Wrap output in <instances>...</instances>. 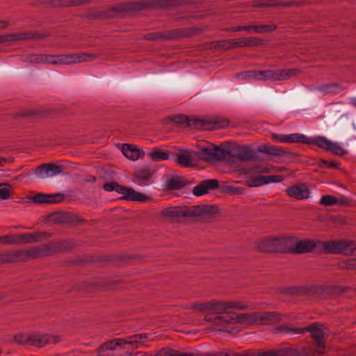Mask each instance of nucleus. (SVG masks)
Here are the masks:
<instances>
[{"mask_svg":"<svg viewBox=\"0 0 356 356\" xmlns=\"http://www.w3.org/2000/svg\"><path fill=\"white\" fill-rule=\"evenodd\" d=\"M62 247L60 242L51 243L29 249L18 250L0 254V263L28 261L40 257L50 256L58 252Z\"/></svg>","mask_w":356,"mask_h":356,"instance_id":"obj_1","label":"nucleus"},{"mask_svg":"<svg viewBox=\"0 0 356 356\" xmlns=\"http://www.w3.org/2000/svg\"><path fill=\"white\" fill-rule=\"evenodd\" d=\"M216 205L199 204L193 206L168 207L161 210V215L165 218L175 217H211L218 213Z\"/></svg>","mask_w":356,"mask_h":356,"instance_id":"obj_2","label":"nucleus"},{"mask_svg":"<svg viewBox=\"0 0 356 356\" xmlns=\"http://www.w3.org/2000/svg\"><path fill=\"white\" fill-rule=\"evenodd\" d=\"M190 308L202 312H213L216 314L227 313L228 310H247L253 309L254 307L243 301H220L213 299L205 302H195L190 305Z\"/></svg>","mask_w":356,"mask_h":356,"instance_id":"obj_3","label":"nucleus"},{"mask_svg":"<svg viewBox=\"0 0 356 356\" xmlns=\"http://www.w3.org/2000/svg\"><path fill=\"white\" fill-rule=\"evenodd\" d=\"M228 310L227 313L217 314L213 315L212 314H207L204 319L212 323V328L218 332H227L232 334L235 331L231 328V326L236 323H242L241 314L232 313Z\"/></svg>","mask_w":356,"mask_h":356,"instance_id":"obj_4","label":"nucleus"},{"mask_svg":"<svg viewBox=\"0 0 356 356\" xmlns=\"http://www.w3.org/2000/svg\"><path fill=\"white\" fill-rule=\"evenodd\" d=\"M292 236H286L277 238H266L259 241L257 248L261 252L292 253L293 246Z\"/></svg>","mask_w":356,"mask_h":356,"instance_id":"obj_5","label":"nucleus"},{"mask_svg":"<svg viewBox=\"0 0 356 356\" xmlns=\"http://www.w3.org/2000/svg\"><path fill=\"white\" fill-rule=\"evenodd\" d=\"M98 57L96 54L79 53L63 55L43 54L42 64L72 65L91 61Z\"/></svg>","mask_w":356,"mask_h":356,"instance_id":"obj_6","label":"nucleus"},{"mask_svg":"<svg viewBox=\"0 0 356 356\" xmlns=\"http://www.w3.org/2000/svg\"><path fill=\"white\" fill-rule=\"evenodd\" d=\"M103 188L108 192L115 191L121 194L122 196L120 199L122 200L139 202H146L150 200L147 195L136 192L132 188L121 186L114 181L104 184Z\"/></svg>","mask_w":356,"mask_h":356,"instance_id":"obj_7","label":"nucleus"},{"mask_svg":"<svg viewBox=\"0 0 356 356\" xmlns=\"http://www.w3.org/2000/svg\"><path fill=\"white\" fill-rule=\"evenodd\" d=\"M280 314L277 312H254L241 314L242 323L251 325H270L281 320Z\"/></svg>","mask_w":356,"mask_h":356,"instance_id":"obj_8","label":"nucleus"},{"mask_svg":"<svg viewBox=\"0 0 356 356\" xmlns=\"http://www.w3.org/2000/svg\"><path fill=\"white\" fill-rule=\"evenodd\" d=\"M300 74V70L296 68L267 70L257 71V80L260 81H285Z\"/></svg>","mask_w":356,"mask_h":356,"instance_id":"obj_9","label":"nucleus"},{"mask_svg":"<svg viewBox=\"0 0 356 356\" xmlns=\"http://www.w3.org/2000/svg\"><path fill=\"white\" fill-rule=\"evenodd\" d=\"M325 325L319 323H312L309 326L302 328L305 332H309L312 339L315 342V345L318 349L314 350L312 353V356H322L325 348V333L324 332Z\"/></svg>","mask_w":356,"mask_h":356,"instance_id":"obj_10","label":"nucleus"},{"mask_svg":"<svg viewBox=\"0 0 356 356\" xmlns=\"http://www.w3.org/2000/svg\"><path fill=\"white\" fill-rule=\"evenodd\" d=\"M228 154L226 156V161L234 163L236 159L243 161H251L256 157L255 152L249 145H238L232 149H227Z\"/></svg>","mask_w":356,"mask_h":356,"instance_id":"obj_11","label":"nucleus"},{"mask_svg":"<svg viewBox=\"0 0 356 356\" xmlns=\"http://www.w3.org/2000/svg\"><path fill=\"white\" fill-rule=\"evenodd\" d=\"M228 154L227 149L221 148L213 144L200 148L199 156L205 161H226V156Z\"/></svg>","mask_w":356,"mask_h":356,"instance_id":"obj_12","label":"nucleus"},{"mask_svg":"<svg viewBox=\"0 0 356 356\" xmlns=\"http://www.w3.org/2000/svg\"><path fill=\"white\" fill-rule=\"evenodd\" d=\"M170 121L175 124L190 127L197 129H209V122L198 119L190 118L187 115L178 114L169 118Z\"/></svg>","mask_w":356,"mask_h":356,"instance_id":"obj_13","label":"nucleus"},{"mask_svg":"<svg viewBox=\"0 0 356 356\" xmlns=\"http://www.w3.org/2000/svg\"><path fill=\"white\" fill-rule=\"evenodd\" d=\"M47 36H49L47 33H40L37 31H23L0 35V41L1 43L12 41H27Z\"/></svg>","mask_w":356,"mask_h":356,"instance_id":"obj_14","label":"nucleus"},{"mask_svg":"<svg viewBox=\"0 0 356 356\" xmlns=\"http://www.w3.org/2000/svg\"><path fill=\"white\" fill-rule=\"evenodd\" d=\"M346 240L318 241V250L326 254H346Z\"/></svg>","mask_w":356,"mask_h":356,"instance_id":"obj_15","label":"nucleus"},{"mask_svg":"<svg viewBox=\"0 0 356 356\" xmlns=\"http://www.w3.org/2000/svg\"><path fill=\"white\" fill-rule=\"evenodd\" d=\"M293 241L292 253L293 254H305L311 252L316 248L318 250V240H298L293 236Z\"/></svg>","mask_w":356,"mask_h":356,"instance_id":"obj_16","label":"nucleus"},{"mask_svg":"<svg viewBox=\"0 0 356 356\" xmlns=\"http://www.w3.org/2000/svg\"><path fill=\"white\" fill-rule=\"evenodd\" d=\"M60 341V339L58 336H51L40 333H32L31 334L30 345L41 348L50 343L55 344Z\"/></svg>","mask_w":356,"mask_h":356,"instance_id":"obj_17","label":"nucleus"},{"mask_svg":"<svg viewBox=\"0 0 356 356\" xmlns=\"http://www.w3.org/2000/svg\"><path fill=\"white\" fill-rule=\"evenodd\" d=\"M284 191L290 197L296 200L308 199L310 196V190L305 183L293 185L285 189Z\"/></svg>","mask_w":356,"mask_h":356,"instance_id":"obj_18","label":"nucleus"},{"mask_svg":"<svg viewBox=\"0 0 356 356\" xmlns=\"http://www.w3.org/2000/svg\"><path fill=\"white\" fill-rule=\"evenodd\" d=\"M65 198V195L61 193L55 194L37 193L30 197L35 204H58Z\"/></svg>","mask_w":356,"mask_h":356,"instance_id":"obj_19","label":"nucleus"},{"mask_svg":"<svg viewBox=\"0 0 356 356\" xmlns=\"http://www.w3.org/2000/svg\"><path fill=\"white\" fill-rule=\"evenodd\" d=\"M63 166L54 163H43L38 166L35 170V175L40 178L45 177H53L62 173Z\"/></svg>","mask_w":356,"mask_h":356,"instance_id":"obj_20","label":"nucleus"},{"mask_svg":"<svg viewBox=\"0 0 356 356\" xmlns=\"http://www.w3.org/2000/svg\"><path fill=\"white\" fill-rule=\"evenodd\" d=\"M273 140L284 143H309V138L305 135L300 134H273L272 135Z\"/></svg>","mask_w":356,"mask_h":356,"instance_id":"obj_21","label":"nucleus"},{"mask_svg":"<svg viewBox=\"0 0 356 356\" xmlns=\"http://www.w3.org/2000/svg\"><path fill=\"white\" fill-rule=\"evenodd\" d=\"M219 188V182L217 179H207L200 182L193 189V193L196 196H201L208 193L209 190Z\"/></svg>","mask_w":356,"mask_h":356,"instance_id":"obj_22","label":"nucleus"},{"mask_svg":"<svg viewBox=\"0 0 356 356\" xmlns=\"http://www.w3.org/2000/svg\"><path fill=\"white\" fill-rule=\"evenodd\" d=\"M285 353L284 350H274V351H266V352H245L243 354H237L232 351L220 352L218 354V356H284Z\"/></svg>","mask_w":356,"mask_h":356,"instance_id":"obj_23","label":"nucleus"},{"mask_svg":"<svg viewBox=\"0 0 356 356\" xmlns=\"http://www.w3.org/2000/svg\"><path fill=\"white\" fill-rule=\"evenodd\" d=\"M50 234L47 232H37V233H24L17 234L18 244L21 243H32L39 241L41 238H48Z\"/></svg>","mask_w":356,"mask_h":356,"instance_id":"obj_24","label":"nucleus"},{"mask_svg":"<svg viewBox=\"0 0 356 356\" xmlns=\"http://www.w3.org/2000/svg\"><path fill=\"white\" fill-rule=\"evenodd\" d=\"M179 37L177 30L168 31L165 32L149 33L145 35L148 40H171Z\"/></svg>","mask_w":356,"mask_h":356,"instance_id":"obj_25","label":"nucleus"},{"mask_svg":"<svg viewBox=\"0 0 356 356\" xmlns=\"http://www.w3.org/2000/svg\"><path fill=\"white\" fill-rule=\"evenodd\" d=\"M261 42L259 38L254 37L232 39L233 49L254 47L260 44Z\"/></svg>","mask_w":356,"mask_h":356,"instance_id":"obj_26","label":"nucleus"},{"mask_svg":"<svg viewBox=\"0 0 356 356\" xmlns=\"http://www.w3.org/2000/svg\"><path fill=\"white\" fill-rule=\"evenodd\" d=\"M277 29L275 24L248 25L242 26V31L254 33H266L275 31Z\"/></svg>","mask_w":356,"mask_h":356,"instance_id":"obj_27","label":"nucleus"},{"mask_svg":"<svg viewBox=\"0 0 356 356\" xmlns=\"http://www.w3.org/2000/svg\"><path fill=\"white\" fill-rule=\"evenodd\" d=\"M257 151L259 152H262L278 157L284 156L287 154V152L282 149L281 147L273 145H261L259 147Z\"/></svg>","mask_w":356,"mask_h":356,"instance_id":"obj_28","label":"nucleus"},{"mask_svg":"<svg viewBox=\"0 0 356 356\" xmlns=\"http://www.w3.org/2000/svg\"><path fill=\"white\" fill-rule=\"evenodd\" d=\"M175 162L185 168H189L194 165L193 157L190 152L187 150H184L178 154L175 159Z\"/></svg>","mask_w":356,"mask_h":356,"instance_id":"obj_29","label":"nucleus"},{"mask_svg":"<svg viewBox=\"0 0 356 356\" xmlns=\"http://www.w3.org/2000/svg\"><path fill=\"white\" fill-rule=\"evenodd\" d=\"M123 154L128 159L135 161L140 157V150L136 146L124 144L122 146Z\"/></svg>","mask_w":356,"mask_h":356,"instance_id":"obj_30","label":"nucleus"},{"mask_svg":"<svg viewBox=\"0 0 356 356\" xmlns=\"http://www.w3.org/2000/svg\"><path fill=\"white\" fill-rule=\"evenodd\" d=\"M331 140L327 139L323 136H318L314 138H309V143H302V144H314L318 147L328 151L330 148V145L331 144Z\"/></svg>","mask_w":356,"mask_h":356,"instance_id":"obj_31","label":"nucleus"},{"mask_svg":"<svg viewBox=\"0 0 356 356\" xmlns=\"http://www.w3.org/2000/svg\"><path fill=\"white\" fill-rule=\"evenodd\" d=\"M301 3L294 1H279L277 0H263L261 1V7H277V6H299Z\"/></svg>","mask_w":356,"mask_h":356,"instance_id":"obj_32","label":"nucleus"},{"mask_svg":"<svg viewBox=\"0 0 356 356\" xmlns=\"http://www.w3.org/2000/svg\"><path fill=\"white\" fill-rule=\"evenodd\" d=\"M275 330L276 333L287 334H301L305 333V330H302V328L285 325L277 327Z\"/></svg>","mask_w":356,"mask_h":356,"instance_id":"obj_33","label":"nucleus"},{"mask_svg":"<svg viewBox=\"0 0 356 356\" xmlns=\"http://www.w3.org/2000/svg\"><path fill=\"white\" fill-rule=\"evenodd\" d=\"M317 89L323 94H334L338 91H341L343 88L337 83H332L319 86Z\"/></svg>","mask_w":356,"mask_h":356,"instance_id":"obj_34","label":"nucleus"},{"mask_svg":"<svg viewBox=\"0 0 356 356\" xmlns=\"http://www.w3.org/2000/svg\"><path fill=\"white\" fill-rule=\"evenodd\" d=\"M88 1V0H52L51 3L54 6L67 7L83 5Z\"/></svg>","mask_w":356,"mask_h":356,"instance_id":"obj_35","label":"nucleus"},{"mask_svg":"<svg viewBox=\"0 0 356 356\" xmlns=\"http://www.w3.org/2000/svg\"><path fill=\"white\" fill-rule=\"evenodd\" d=\"M151 177L152 173L150 172L149 170L147 168L140 170L135 174L136 181L140 185L145 184L147 181L149 180Z\"/></svg>","mask_w":356,"mask_h":356,"instance_id":"obj_36","label":"nucleus"},{"mask_svg":"<svg viewBox=\"0 0 356 356\" xmlns=\"http://www.w3.org/2000/svg\"><path fill=\"white\" fill-rule=\"evenodd\" d=\"M169 152L162 150H152L147 154V156L154 161H161L169 159Z\"/></svg>","mask_w":356,"mask_h":356,"instance_id":"obj_37","label":"nucleus"},{"mask_svg":"<svg viewBox=\"0 0 356 356\" xmlns=\"http://www.w3.org/2000/svg\"><path fill=\"white\" fill-rule=\"evenodd\" d=\"M116 346L113 339L103 343L97 350V356L103 355V352L112 351L115 350Z\"/></svg>","mask_w":356,"mask_h":356,"instance_id":"obj_38","label":"nucleus"},{"mask_svg":"<svg viewBox=\"0 0 356 356\" xmlns=\"http://www.w3.org/2000/svg\"><path fill=\"white\" fill-rule=\"evenodd\" d=\"M184 186V184L177 178H171L165 183V188L168 191L179 190Z\"/></svg>","mask_w":356,"mask_h":356,"instance_id":"obj_39","label":"nucleus"},{"mask_svg":"<svg viewBox=\"0 0 356 356\" xmlns=\"http://www.w3.org/2000/svg\"><path fill=\"white\" fill-rule=\"evenodd\" d=\"M213 44V47L217 49L229 50L233 49L232 39L216 41Z\"/></svg>","mask_w":356,"mask_h":356,"instance_id":"obj_40","label":"nucleus"},{"mask_svg":"<svg viewBox=\"0 0 356 356\" xmlns=\"http://www.w3.org/2000/svg\"><path fill=\"white\" fill-rule=\"evenodd\" d=\"M12 193V186L7 183L0 184V200H8Z\"/></svg>","mask_w":356,"mask_h":356,"instance_id":"obj_41","label":"nucleus"},{"mask_svg":"<svg viewBox=\"0 0 356 356\" xmlns=\"http://www.w3.org/2000/svg\"><path fill=\"white\" fill-rule=\"evenodd\" d=\"M0 243L3 245H18L17 234L0 236Z\"/></svg>","mask_w":356,"mask_h":356,"instance_id":"obj_42","label":"nucleus"},{"mask_svg":"<svg viewBox=\"0 0 356 356\" xmlns=\"http://www.w3.org/2000/svg\"><path fill=\"white\" fill-rule=\"evenodd\" d=\"M254 170L258 173H270L273 171H282V168L275 167L272 165H257Z\"/></svg>","mask_w":356,"mask_h":356,"instance_id":"obj_43","label":"nucleus"},{"mask_svg":"<svg viewBox=\"0 0 356 356\" xmlns=\"http://www.w3.org/2000/svg\"><path fill=\"white\" fill-rule=\"evenodd\" d=\"M337 203V198L333 195H326L322 196L319 201V204L323 206L330 207Z\"/></svg>","mask_w":356,"mask_h":356,"instance_id":"obj_44","label":"nucleus"},{"mask_svg":"<svg viewBox=\"0 0 356 356\" xmlns=\"http://www.w3.org/2000/svg\"><path fill=\"white\" fill-rule=\"evenodd\" d=\"M31 334H18L14 337V341L20 345H30Z\"/></svg>","mask_w":356,"mask_h":356,"instance_id":"obj_45","label":"nucleus"},{"mask_svg":"<svg viewBox=\"0 0 356 356\" xmlns=\"http://www.w3.org/2000/svg\"><path fill=\"white\" fill-rule=\"evenodd\" d=\"M328 151L332 152L337 156H343L347 153V151L340 146L339 143L333 142H331Z\"/></svg>","mask_w":356,"mask_h":356,"instance_id":"obj_46","label":"nucleus"},{"mask_svg":"<svg viewBox=\"0 0 356 356\" xmlns=\"http://www.w3.org/2000/svg\"><path fill=\"white\" fill-rule=\"evenodd\" d=\"M25 61L31 64H42L43 54H29L26 56Z\"/></svg>","mask_w":356,"mask_h":356,"instance_id":"obj_47","label":"nucleus"},{"mask_svg":"<svg viewBox=\"0 0 356 356\" xmlns=\"http://www.w3.org/2000/svg\"><path fill=\"white\" fill-rule=\"evenodd\" d=\"M63 222H70L72 224H78L81 221L80 218L74 214L66 213L61 216Z\"/></svg>","mask_w":356,"mask_h":356,"instance_id":"obj_48","label":"nucleus"},{"mask_svg":"<svg viewBox=\"0 0 356 356\" xmlns=\"http://www.w3.org/2000/svg\"><path fill=\"white\" fill-rule=\"evenodd\" d=\"M265 185L263 175H257L250 179L248 186L250 187H257Z\"/></svg>","mask_w":356,"mask_h":356,"instance_id":"obj_49","label":"nucleus"},{"mask_svg":"<svg viewBox=\"0 0 356 356\" xmlns=\"http://www.w3.org/2000/svg\"><path fill=\"white\" fill-rule=\"evenodd\" d=\"M229 120L227 118L216 119L213 121L212 128H225L229 125Z\"/></svg>","mask_w":356,"mask_h":356,"instance_id":"obj_50","label":"nucleus"},{"mask_svg":"<svg viewBox=\"0 0 356 356\" xmlns=\"http://www.w3.org/2000/svg\"><path fill=\"white\" fill-rule=\"evenodd\" d=\"M346 255H356V241H346Z\"/></svg>","mask_w":356,"mask_h":356,"instance_id":"obj_51","label":"nucleus"},{"mask_svg":"<svg viewBox=\"0 0 356 356\" xmlns=\"http://www.w3.org/2000/svg\"><path fill=\"white\" fill-rule=\"evenodd\" d=\"M264 179L265 181V184H268L270 183L281 182L284 180V177L282 175H270L264 176Z\"/></svg>","mask_w":356,"mask_h":356,"instance_id":"obj_52","label":"nucleus"},{"mask_svg":"<svg viewBox=\"0 0 356 356\" xmlns=\"http://www.w3.org/2000/svg\"><path fill=\"white\" fill-rule=\"evenodd\" d=\"M320 165L321 167H325L327 168H339V164L335 163L334 161H327L325 159H321Z\"/></svg>","mask_w":356,"mask_h":356,"instance_id":"obj_53","label":"nucleus"},{"mask_svg":"<svg viewBox=\"0 0 356 356\" xmlns=\"http://www.w3.org/2000/svg\"><path fill=\"white\" fill-rule=\"evenodd\" d=\"M257 70L248 71L242 73L241 76L244 79H252L257 80Z\"/></svg>","mask_w":356,"mask_h":356,"instance_id":"obj_54","label":"nucleus"},{"mask_svg":"<svg viewBox=\"0 0 356 356\" xmlns=\"http://www.w3.org/2000/svg\"><path fill=\"white\" fill-rule=\"evenodd\" d=\"M344 267L348 269H356V259H350L345 261Z\"/></svg>","mask_w":356,"mask_h":356,"instance_id":"obj_55","label":"nucleus"},{"mask_svg":"<svg viewBox=\"0 0 356 356\" xmlns=\"http://www.w3.org/2000/svg\"><path fill=\"white\" fill-rule=\"evenodd\" d=\"M139 343V341L136 339L135 334L127 337V344L134 346L135 348H138Z\"/></svg>","mask_w":356,"mask_h":356,"instance_id":"obj_56","label":"nucleus"},{"mask_svg":"<svg viewBox=\"0 0 356 356\" xmlns=\"http://www.w3.org/2000/svg\"><path fill=\"white\" fill-rule=\"evenodd\" d=\"M227 191L234 194H242L244 192V188L235 186H228L227 188Z\"/></svg>","mask_w":356,"mask_h":356,"instance_id":"obj_57","label":"nucleus"},{"mask_svg":"<svg viewBox=\"0 0 356 356\" xmlns=\"http://www.w3.org/2000/svg\"><path fill=\"white\" fill-rule=\"evenodd\" d=\"M350 202V200L347 197H341L340 198H337V204L341 205V206H346L348 205Z\"/></svg>","mask_w":356,"mask_h":356,"instance_id":"obj_58","label":"nucleus"},{"mask_svg":"<svg viewBox=\"0 0 356 356\" xmlns=\"http://www.w3.org/2000/svg\"><path fill=\"white\" fill-rule=\"evenodd\" d=\"M113 340L115 341L116 347L122 346H124V344H127V337L114 339Z\"/></svg>","mask_w":356,"mask_h":356,"instance_id":"obj_59","label":"nucleus"},{"mask_svg":"<svg viewBox=\"0 0 356 356\" xmlns=\"http://www.w3.org/2000/svg\"><path fill=\"white\" fill-rule=\"evenodd\" d=\"M227 31L231 32L242 31V26H232L228 29Z\"/></svg>","mask_w":356,"mask_h":356,"instance_id":"obj_60","label":"nucleus"},{"mask_svg":"<svg viewBox=\"0 0 356 356\" xmlns=\"http://www.w3.org/2000/svg\"><path fill=\"white\" fill-rule=\"evenodd\" d=\"M136 339L139 341V343H140L141 340H145L147 339V336L145 334H135Z\"/></svg>","mask_w":356,"mask_h":356,"instance_id":"obj_61","label":"nucleus"},{"mask_svg":"<svg viewBox=\"0 0 356 356\" xmlns=\"http://www.w3.org/2000/svg\"><path fill=\"white\" fill-rule=\"evenodd\" d=\"M8 25L9 24L7 21L0 20V30L7 28Z\"/></svg>","mask_w":356,"mask_h":356,"instance_id":"obj_62","label":"nucleus"},{"mask_svg":"<svg viewBox=\"0 0 356 356\" xmlns=\"http://www.w3.org/2000/svg\"><path fill=\"white\" fill-rule=\"evenodd\" d=\"M251 6L254 8L261 7V1H252Z\"/></svg>","mask_w":356,"mask_h":356,"instance_id":"obj_63","label":"nucleus"},{"mask_svg":"<svg viewBox=\"0 0 356 356\" xmlns=\"http://www.w3.org/2000/svg\"><path fill=\"white\" fill-rule=\"evenodd\" d=\"M6 162V159L5 158L0 157V166H3Z\"/></svg>","mask_w":356,"mask_h":356,"instance_id":"obj_64","label":"nucleus"}]
</instances>
